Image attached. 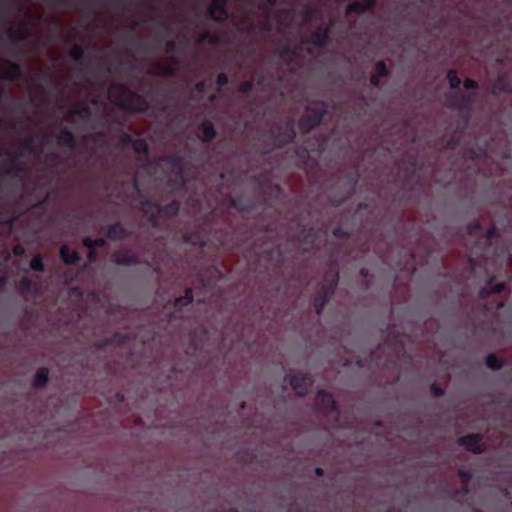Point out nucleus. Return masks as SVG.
<instances>
[{"label":"nucleus","instance_id":"8","mask_svg":"<svg viewBox=\"0 0 512 512\" xmlns=\"http://www.w3.org/2000/svg\"><path fill=\"white\" fill-rule=\"evenodd\" d=\"M339 283V273L338 271H330L327 273L326 277L323 279L317 296L329 301L333 296L336 287Z\"/></svg>","mask_w":512,"mask_h":512},{"label":"nucleus","instance_id":"48","mask_svg":"<svg viewBox=\"0 0 512 512\" xmlns=\"http://www.w3.org/2000/svg\"><path fill=\"white\" fill-rule=\"evenodd\" d=\"M255 87V81L253 79L241 83L238 87V91L242 94L251 92Z\"/></svg>","mask_w":512,"mask_h":512},{"label":"nucleus","instance_id":"45","mask_svg":"<svg viewBox=\"0 0 512 512\" xmlns=\"http://www.w3.org/2000/svg\"><path fill=\"white\" fill-rule=\"evenodd\" d=\"M303 242L306 245L313 246L316 240L315 232L312 227L303 231Z\"/></svg>","mask_w":512,"mask_h":512},{"label":"nucleus","instance_id":"57","mask_svg":"<svg viewBox=\"0 0 512 512\" xmlns=\"http://www.w3.org/2000/svg\"><path fill=\"white\" fill-rule=\"evenodd\" d=\"M358 178H359V173L358 171H355V173L351 176V179H350V192H349V195L350 196L358 182Z\"/></svg>","mask_w":512,"mask_h":512},{"label":"nucleus","instance_id":"50","mask_svg":"<svg viewBox=\"0 0 512 512\" xmlns=\"http://www.w3.org/2000/svg\"><path fill=\"white\" fill-rule=\"evenodd\" d=\"M228 83H229V78H228L227 74L224 72L219 73L216 78V84H217L218 88L220 89V88L226 86Z\"/></svg>","mask_w":512,"mask_h":512},{"label":"nucleus","instance_id":"41","mask_svg":"<svg viewBox=\"0 0 512 512\" xmlns=\"http://www.w3.org/2000/svg\"><path fill=\"white\" fill-rule=\"evenodd\" d=\"M345 12H346V15L366 13L362 2H357V1L348 4Z\"/></svg>","mask_w":512,"mask_h":512},{"label":"nucleus","instance_id":"52","mask_svg":"<svg viewBox=\"0 0 512 512\" xmlns=\"http://www.w3.org/2000/svg\"><path fill=\"white\" fill-rule=\"evenodd\" d=\"M430 392L434 397H442L445 393L444 389L436 383L430 385Z\"/></svg>","mask_w":512,"mask_h":512},{"label":"nucleus","instance_id":"31","mask_svg":"<svg viewBox=\"0 0 512 512\" xmlns=\"http://www.w3.org/2000/svg\"><path fill=\"white\" fill-rule=\"evenodd\" d=\"M181 204L178 200H172L170 203L162 206L160 205L161 216H177L180 211Z\"/></svg>","mask_w":512,"mask_h":512},{"label":"nucleus","instance_id":"23","mask_svg":"<svg viewBox=\"0 0 512 512\" xmlns=\"http://www.w3.org/2000/svg\"><path fill=\"white\" fill-rule=\"evenodd\" d=\"M320 124L321 123H319L318 119L315 120L311 115L305 114L300 117L298 121V128L302 134H307Z\"/></svg>","mask_w":512,"mask_h":512},{"label":"nucleus","instance_id":"39","mask_svg":"<svg viewBox=\"0 0 512 512\" xmlns=\"http://www.w3.org/2000/svg\"><path fill=\"white\" fill-rule=\"evenodd\" d=\"M447 80L449 82V86L451 89L456 90L461 85V79L458 77L457 71L454 69H450L447 72Z\"/></svg>","mask_w":512,"mask_h":512},{"label":"nucleus","instance_id":"13","mask_svg":"<svg viewBox=\"0 0 512 512\" xmlns=\"http://www.w3.org/2000/svg\"><path fill=\"white\" fill-rule=\"evenodd\" d=\"M164 161L170 166L178 169V176L180 179L181 186L186 184V179L184 176V158L178 152L167 155L164 158Z\"/></svg>","mask_w":512,"mask_h":512},{"label":"nucleus","instance_id":"15","mask_svg":"<svg viewBox=\"0 0 512 512\" xmlns=\"http://www.w3.org/2000/svg\"><path fill=\"white\" fill-rule=\"evenodd\" d=\"M106 236L113 241L123 240L130 236V232L119 222L109 225Z\"/></svg>","mask_w":512,"mask_h":512},{"label":"nucleus","instance_id":"42","mask_svg":"<svg viewBox=\"0 0 512 512\" xmlns=\"http://www.w3.org/2000/svg\"><path fill=\"white\" fill-rule=\"evenodd\" d=\"M30 268L33 270V271H36V272H43L45 270V265H44V262H43V257L41 255H35L31 261H30Z\"/></svg>","mask_w":512,"mask_h":512},{"label":"nucleus","instance_id":"6","mask_svg":"<svg viewBox=\"0 0 512 512\" xmlns=\"http://www.w3.org/2000/svg\"><path fill=\"white\" fill-rule=\"evenodd\" d=\"M286 378L289 379V383L295 393L301 397L308 394L309 389L314 383V379L309 373L299 372L293 375H287Z\"/></svg>","mask_w":512,"mask_h":512},{"label":"nucleus","instance_id":"37","mask_svg":"<svg viewBox=\"0 0 512 512\" xmlns=\"http://www.w3.org/2000/svg\"><path fill=\"white\" fill-rule=\"evenodd\" d=\"M107 339H108V344L110 346L121 347L126 343V341L128 340V337L126 334H123L120 332H115L111 336L107 337Z\"/></svg>","mask_w":512,"mask_h":512},{"label":"nucleus","instance_id":"58","mask_svg":"<svg viewBox=\"0 0 512 512\" xmlns=\"http://www.w3.org/2000/svg\"><path fill=\"white\" fill-rule=\"evenodd\" d=\"M121 138H122V142H123V144H125V145H131V146H132V144H133V141L135 140V139H133V137H132L129 133H126V132H124V133L122 134V137H121Z\"/></svg>","mask_w":512,"mask_h":512},{"label":"nucleus","instance_id":"2","mask_svg":"<svg viewBox=\"0 0 512 512\" xmlns=\"http://www.w3.org/2000/svg\"><path fill=\"white\" fill-rule=\"evenodd\" d=\"M267 135L272 140L273 148H283L296 138L295 123L292 119L287 120L284 124L275 123L267 132Z\"/></svg>","mask_w":512,"mask_h":512},{"label":"nucleus","instance_id":"43","mask_svg":"<svg viewBox=\"0 0 512 512\" xmlns=\"http://www.w3.org/2000/svg\"><path fill=\"white\" fill-rule=\"evenodd\" d=\"M457 474L463 483L462 492L466 494L468 492L467 484L471 480L472 474L470 471L464 469L458 470Z\"/></svg>","mask_w":512,"mask_h":512},{"label":"nucleus","instance_id":"5","mask_svg":"<svg viewBox=\"0 0 512 512\" xmlns=\"http://www.w3.org/2000/svg\"><path fill=\"white\" fill-rule=\"evenodd\" d=\"M334 21L331 19L327 24L319 26L314 30L309 37L302 39L303 44H313L317 48H325L328 44L331 30L334 26Z\"/></svg>","mask_w":512,"mask_h":512},{"label":"nucleus","instance_id":"24","mask_svg":"<svg viewBox=\"0 0 512 512\" xmlns=\"http://www.w3.org/2000/svg\"><path fill=\"white\" fill-rule=\"evenodd\" d=\"M7 36L12 42H24L29 36L26 24H22L19 29L8 28Z\"/></svg>","mask_w":512,"mask_h":512},{"label":"nucleus","instance_id":"22","mask_svg":"<svg viewBox=\"0 0 512 512\" xmlns=\"http://www.w3.org/2000/svg\"><path fill=\"white\" fill-rule=\"evenodd\" d=\"M172 65H162L158 64L150 74L152 75H162V76H174L176 74V65L179 63L178 58H171Z\"/></svg>","mask_w":512,"mask_h":512},{"label":"nucleus","instance_id":"61","mask_svg":"<svg viewBox=\"0 0 512 512\" xmlns=\"http://www.w3.org/2000/svg\"><path fill=\"white\" fill-rule=\"evenodd\" d=\"M96 348L99 349V350H104L106 349L107 347H109L110 345L108 344V339L107 337L105 339H102L100 341H98L96 344H95Z\"/></svg>","mask_w":512,"mask_h":512},{"label":"nucleus","instance_id":"20","mask_svg":"<svg viewBox=\"0 0 512 512\" xmlns=\"http://www.w3.org/2000/svg\"><path fill=\"white\" fill-rule=\"evenodd\" d=\"M307 115H311L315 120L318 119L322 123L327 114V107L323 101H318L306 107Z\"/></svg>","mask_w":512,"mask_h":512},{"label":"nucleus","instance_id":"16","mask_svg":"<svg viewBox=\"0 0 512 512\" xmlns=\"http://www.w3.org/2000/svg\"><path fill=\"white\" fill-rule=\"evenodd\" d=\"M499 237V231L495 225H491L485 235L478 241L479 244H483L480 256H486L491 247L492 240Z\"/></svg>","mask_w":512,"mask_h":512},{"label":"nucleus","instance_id":"9","mask_svg":"<svg viewBox=\"0 0 512 512\" xmlns=\"http://www.w3.org/2000/svg\"><path fill=\"white\" fill-rule=\"evenodd\" d=\"M483 435L479 433H471L458 439V444L464 446L465 449L473 454H482L485 452V445L482 444Z\"/></svg>","mask_w":512,"mask_h":512},{"label":"nucleus","instance_id":"10","mask_svg":"<svg viewBox=\"0 0 512 512\" xmlns=\"http://www.w3.org/2000/svg\"><path fill=\"white\" fill-rule=\"evenodd\" d=\"M207 12L213 21L224 23L229 18L227 0H212Z\"/></svg>","mask_w":512,"mask_h":512},{"label":"nucleus","instance_id":"32","mask_svg":"<svg viewBox=\"0 0 512 512\" xmlns=\"http://www.w3.org/2000/svg\"><path fill=\"white\" fill-rule=\"evenodd\" d=\"M69 56L80 65L86 60L85 49L80 45H73L69 51Z\"/></svg>","mask_w":512,"mask_h":512},{"label":"nucleus","instance_id":"35","mask_svg":"<svg viewBox=\"0 0 512 512\" xmlns=\"http://www.w3.org/2000/svg\"><path fill=\"white\" fill-rule=\"evenodd\" d=\"M276 54L282 59L286 64L292 63V55L293 50L289 45H282L276 49Z\"/></svg>","mask_w":512,"mask_h":512},{"label":"nucleus","instance_id":"36","mask_svg":"<svg viewBox=\"0 0 512 512\" xmlns=\"http://www.w3.org/2000/svg\"><path fill=\"white\" fill-rule=\"evenodd\" d=\"M83 245L89 250H95L96 248H102L106 245L104 238L98 237L92 239L91 237H85L82 241Z\"/></svg>","mask_w":512,"mask_h":512},{"label":"nucleus","instance_id":"63","mask_svg":"<svg viewBox=\"0 0 512 512\" xmlns=\"http://www.w3.org/2000/svg\"><path fill=\"white\" fill-rule=\"evenodd\" d=\"M457 145H458V141L456 140V138L454 136H452L450 139H448V141L446 143V147L449 149H456Z\"/></svg>","mask_w":512,"mask_h":512},{"label":"nucleus","instance_id":"62","mask_svg":"<svg viewBox=\"0 0 512 512\" xmlns=\"http://www.w3.org/2000/svg\"><path fill=\"white\" fill-rule=\"evenodd\" d=\"M293 55H292V63L296 62L298 59L301 58V47H295L292 48Z\"/></svg>","mask_w":512,"mask_h":512},{"label":"nucleus","instance_id":"51","mask_svg":"<svg viewBox=\"0 0 512 512\" xmlns=\"http://www.w3.org/2000/svg\"><path fill=\"white\" fill-rule=\"evenodd\" d=\"M46 79H47V73L45 71H39L30 77V81L33 84H37L41 81H46Z\"/></svg>","mask_w":512,"mask_h":512},{"label":"nucleus","instance_id":"11","mask_svg":"<svg viewBox=\"0 0 512 512\" xmlns=\"http://www.w3.org/2000/svg\"><path fill=\"white\" fill-rule=\"evenodd\" d=\"M22 77L21 65L13 61H4L3 69L0 72V79L14 82Z\"/></svg>","mask_w":512,"mask_h":512},{"label":"nucleus","instance_id":"55","mask_svg":"<svg viewBox=\"0 0 512 512\" xmlns=\"http://www.w3.org/2000/svg\"><path fill=\"white\" fill-rule=\"evenodd\" d=\"M362 4L366 12H371L374 10L377 4V0H365L364 2H362Z\"/></svg>","mask_w":512,"mask_h":512},{"label":"nucleus","instance_id":"1","mask_svg":"<svg viewBox=\"0 0 512 512\" xmlns=\"http://www.w3.org/2000/svg\"><path fill=\"white\" fill-rule=\"evenodd\" d=\"M109 94L115 98V105L122 110L145 112L149 108L148 102L143 97L123 84H112L109 88Z\"/></svg>","mask_w":512,"mask_h":512},{"label":"nucleus","instance_id":"18","mask_svg":"<svg viewBox=\"0 0 512 512\" xmlns=\"http://www.w3.org/2000/svg\"><path fill=\"white\" fill-rule=\"evenodd\" d=\"M57 140H58L59 144L67 147L68 149L73 150L76 148V145H77L76 137H75L74 133L66 127L61 129L60 133L57 135Z\"/></svg>","mask_w":512,"mask_h":512},{"label":"nucleus","instance_id":"26","mask_svg":"<svg viewBox=\"0 0 512 512\" xmlns=\"http://www.w3.org/2000/svg\"><path fill=\"white\" fill-rule=\"evenodd\" d=\"M230 207L236 209L239 212H249L252 210V203L244 201L242 197L229 196L227 198Z\"/></svg>","mask_w":512,"mask_h":512},{"label":"nucleus","instance_id":"30","mask_svg":"<svg viewBox=\"0 0 512 512\" xmlns=\"http://www.w3.org/2000/svg\"><path fill=\"white\" fill-rule=\"evenodd\" d=\"M21 148L31 154L39 155L42 153V147L32 137L24 139L21 143Z\"/></svg>","mask_w":512,"mask_h":512},{"label":"nucleus","instance_id":"47","mask_svg":"<svg viewBox=\"0 0 512 512\" xmlns=\"http://www.w3.org/2000/svg\"><path fill=\"white\" fill-rule=\"evenodd\" d=\"M329 301L321 298L320 296H315V299H314V309H315V313L317 315H321L326 304L328 303Z\"/></svg>","mask_w":512,"mask_h":512},{"label":"nucleus","instance_id":"28","mask_svg":"<svg viewBox=\"0 0 512 512\" xmlns=\"http://www.w3.org/2000/svg\"><path fill=\"white\" fill-rule=\"evenodd\" d=\"M511 87L508 81L504 77H498L492 86V94L498 95L501 93H510Z\"/></svg>","mask_w":512,"mask_h":512},{"label":"nucleus","instance_id":"21","mask_svg":"<svg viewBox=\"0 0 512 512\" xmlns=\"http://www.w3.org/2000/svg\"><path fill=\"white\" fill-rule=\"evenodd\" d=\"M59 255L66 265H75L81 259L79 252L71 251L67 245H62L60 247Z\"/></svg>","mask_w":512,"mask_h":512},{"label":"nucleus","instance_id":"49","mask_svg":"<svg viewBox=\"0 0 512 512\" xmlns=\"http://www.w3.org/2000/svg\"><path fill=\"white\" fill-rule=\"evenodd\" d=\"M332 235L337 239H347L350 237V233L345 230L342 226H337L332 230Z\"/></svg>","mask_w":512,"mask_h":512},{"label":"nucleus","instance_id":"27","mask_svg":"<svg viewBox=\"0 0 512 512\" xmlns=\"http://www.w3.org/2000/svg\"><path fill=\"white\" fill-rule=\"evenodd\" d=\"M194 300L193 289L188 287L185 289V293L183 296L177 297L174 300V307L177 309H181L189 304H191Z\"/></svg>","mask_w":512,"mask_h":512},{"label":"nucleus","instance_id":"56","mask_svg":"<svg viewBox=\"0 0 512 512\" xmlns=\"http://www.w3.org/2000/svg\"><path fill=\"white\" fill-rule=\"evenodd\" d=\"M176 49V41L174 39H169L165 43V52L172 53Z\"/></svg>","mask_w":512,"mask_h":512},{"label":"nucleus","instance_id":"40","mask_svg":"<svg viewBox=\"0 0 512 512\" xmlns=\"http://www.w3.org/2000/svg\"><path fill=\"white\" fill-rule=\"evenodd\" d=\"M133 150L138 154H147L149 147L145 139H135L132 144Z\"/></svg>","mask_w":512,"mask_h":512},{"label":"nucleus","instance_id":"12","mask_svg":"<svg viewBox=\"0 0 512 512\" xmlns=\"http://www.w3.org/2000/svg\"><path fill=\"white\" fill-rule=\"evenodd\" d=\"M114 262L119 266H134L140 263L139 257L130 250H120L114 254Z\"/></svg>","mask_w":512,"mask_h":512},{"label":"nucleus","instance_id":"34","mask_svg":"<svg viewBox=\"0 0 512 512\" xmlns=\"http://www.w3.org/2000/svg\"><path fill=\"white\" fill-rule=\"evenodd\" d=\"M69 115L77 117L82 121H86L91 116V109L87 105H83L80 108L71 109Z\"/></svg>","mask_w":512,"mask_h":512},{"label":"nucleus","instance_id":"25","mask_svg":"<svg viewBox=\"0 0 512 512\" xmlns=\"http://www.w3.org/2000/svg\"><path fill=\"white\" fill-rule=\"evenodd\" d=\"M49 380V370L45 367L39 368L33 378L32 385L35 389H42L46 387Z\"/></svg>","mask_w":512,"mask_h":512},{"label":"nucleus","instance_id":"54","mask_svg":"<svg viewBox=\"0 0 512 512\" xmlns=\"http://www.w3.org/2000/svg\"><path fill=\"white\" fill-rule=\"evenodd\" d=\"M463 85L466 90H473V91L478 89V87H479L478 83L475 80L470 79V78L465 79L463 82Z\"/></svg>","mask_w":512,"mask_h":512},{"label":"nucleus","instance_id":"29","mask_svg":"<svg viewBox=\"0 0 512 512\" xmlns=\"http://www.w3.org/2000/svg\"><path fill=\"white\" fill-rule=\"evenodd\" d=\"M390 349H392V352L399 356L401 353L404 352V343L402 336L400 334H394L393 338L386 342Z\"/></svg>","mask_w":512,"mask_h":512},{"label":"nucleus","instance_id":"46","mask_svg":"<svg viewBox=\"0 0 512 512\" xmlns=\"http://www.w3.org/2000/svg\"><path fill=\"white\" fill-rule=\"evenodd\" d=\"M481 230H482V225L478 220L471 221L467 225V233L471 237L477 236Z\"/></svg>","mask_w":512,"mask_h":512},{"label":"nucleus","instance_id":"44","mask_svg":"<svg viewBox=\"0 0 512 512\" xmlns=\"http://www.w3.org/2000/svg\"><path fill=\"white\" fill-rule=\"evenodd\" d=\"M375 70H376L375 74L378 76H381L382 78H386L389 76V69H388L385 61H383V60H379L378 62H376Z\"/></svg>","mask_w":512,"mask_h":512},{"label":"nucleus","instance_id":"14","mask_svg":"<svg viewBox=\"0 0 512 512\" xmlns=\"http://www.w3.org/2000/svg\"><path fill=\"white\" fill-rule=\"evenodd\" d=\"M17 290L21 296H35L40 292V285L30 278L24 277L19 281Z\"/></svg>","mask_w":512,"mask_h":512},{"label":"nucleus","instance_id":"64","mask_svg":"<svg viewBox=\"0 0 512 512\" xmlns=\"http://www.w3.org/2000/svg\"><path fill=\"white\" fill-rule=\"evenodd\" d=\"M97 256L98 254L95 250H89L87 256L89 263H94L97 260Z\"/></svg>","mask_w":512,"mask_h":512},{"label":"nucleus","instance_id":"4","mask_svg":"<svg viewBox=\"0 0 512 512\" xmlns=\"http://www.w3.org/2000/svg\"><path fill=\"white\" fill-rule=\"evenodd\" d=\"M477 97L478 93L476 91H469L467 93H451L446 96V104L447 107L453 110L466 113L468 117Z\"/></svg>","mask_w":512,"mask_h":512},{"label":"nucleus","instance_id":"19","mask_svg":"<svg viewBox=\"0 0 512 512\" xmlns=\"http://www.w3.org/2000/svg\"><path fill=\"white\" fill-rule=\"evenodd\" d=\"M199 130L201 132L200 140L204 143H210L217 135L213 123L209 120H204L200 124Z\"/></svg>","mask_w":512,"mask_h":512},{"label":"nucleus","instance_id":"38","mask_svg":"<svg viewBox=\"0 0 512 512\" xmlns=\"http://www.w3.org/2000/svg\"><path fill=\"white\" fill-rule=\"evenodd\" d=\"M198 42L199 43L208 42L209 44H212V45H219L221 43V38H220V36H218L216 34H212L208 31H205L200 35Z\"/></svg>","mask_w":512,"mask_h":512},{"label":"nucleus","instance_id":"53","mask_svg":"<svg viewBox=\"0 0 512 512\" xmlns=\"http://www.w3.org/2000/svg\"><path fill=\"white\" fill-rule=\"evenodd\" d=\"M296 155L304 162L306 163L308 158H309V151L306 147H299L297 150H296Z\"/></svg>","mask_w":512,"mask_h":512},{"label":"nucleus","instance_id":"33","mask_svg":"<svg viewBox=\"0 0 512 512\" xmlns=\"http://www.w3.org/2000/svg\"><path fill=\"white\" fill-rule=\"evenodd\" d=\"M485 364L489 369L498 371L504 366V361L495 354L490 353L486 356Z\"/></svg>","mask_w":512,"mask_h":512},{"label":"nucleus","instance_id":"60","mask_svg":"<svg viewBox=\"0 0 512 512\" xmlns=\"http://www.w3.org/2000/svg\"><path fill=\"white\" fill-rule=\"evenodd\" d=\"M196 92L198 93H204L206 90V82L205 81H199L194 86Z\"/></svg>","mask_w":512,"mask_h":512},{"label":"nucleus","instance_id":"17","mask_svg":"<svg viewBox=\"0 0 512 512\" xmlns=\"http://www.w3.org/2000/svg\"><path fill=\"white\" fill-rule=\"evenodd\" d=\"M495 277H491L486 286L481 288L479 295L481 298H486L489 294H499L503 292L506 288V283L500 282L495 283Z\"/></svg>","mask_w":512,"mask_h":512},{"label":"nucleus","instance_id":"3","mask_svg":"<svg viewBox=\"0 0 512 512\" xmlns=\"http://www.w3.org/2000/svg\"><path fill=\"white\" fill-rule=\"evenodd\" d=\"M316 406L318 412L323 416H335L333 424L334 427H342V423L339 418L340 410L338 408L336 401L333 399V396L330 393L324 390L318 391L316 395Z\"/></svg>","mask_w":512,"mask_h":512},{"label":"nucleus","instance_id":"7","mask_svg":"<svg viewBox=\"0 0 512 512\" xmlns=\"http://www.w3.org/2000/svg\"><path fill=\"white\" fill-rule=\"evenodd\" d=\"M141 206L143 208V216L148 224L152 228H158L160 226V204L153 202L149 199H143L141 201Z\"/></svg>","mask_w":512,"mask_h":512},{"label":"nucleus","instance_id":"59","mask_svg":"<svg viewBox=\"0 0 512 512\" xmlns=\"http://www.w3.org/2000/svg\"><path fill=\"white\" fill-rule=\"evenodd\" d=\"M381 79L382 77L381 76H378L376 74H373L371 77H370V83L373 87H379L380 86V83H381Z\"/></svg>","mask_w":512,"mask_h":512}]
</instances>
